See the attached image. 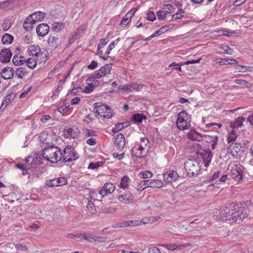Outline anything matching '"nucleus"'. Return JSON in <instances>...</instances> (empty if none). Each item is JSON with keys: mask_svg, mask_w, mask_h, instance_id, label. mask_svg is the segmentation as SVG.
Listing matches in <instances>:
<instances>
[{"mask_svg": "<svg viewBox=\"0 0 253 253\" xmlns=\"http://www.w3.org/2000/svg\"><path fill=\"white\" fill-rule=\"evenodd\" d=\"M116 146L119 149H122L123 148L125 145V137L123 134L120 133L116 136Z\"/></svg>", "mask_w": 253, "mask_h": 253, "instance_id": "nucleus-27", "label": "nucleus"}, {"mask_svg": "<svg viewBox=\"0 0 253 253\" xmlns=\"http://www.w3.org/2000/svg\"><path fill=\"white\" fill-rule=\"evenodd\" d=\"M211 157L212 154L211 152L210 151H204L202 153V159L206 167H207L209 166V163L211 161Z\"/></svg>", "mask_w": 253, "mask_h": 253, "instance_id": "nucleus-29", "label": "nucleus"}, {"mask_svg": "<svg viewBox=\"0 0 253 253\" xmlns=\"http://www.w3.org/2000/svg\"><path fill=\"white\" fill-rule=\"evenodd\" d=\"M12 62L16 66H21L26 63V59L23 56L15 55L13 57Z\"/></svg>", "mask_w": 253, "mask_h": 253, "instance_id": "nucleus-30", "label": "nucleus"}, {"mask_svg": "<svg viewBox=\"0 0 253 253\" xmlns=\"http://www.w3.org/2000/svg\"><path fill=\"white\" fill-rule=\"evenodd\" d=\"M42 157L49 162L56 163L61 160L62 153L58 147L52 146L43 149Z\"/></svg>", "mask_w": 253, "mask_h": 253, "instance_id": "nucleus-2", "label": "nucleus"}, {"mask_svg": "<svg viewBox=\"0 0 253 253\" xmlns=\"http://www.w3.org/2000/svg\"><path fill=\"white\" fill-rule=\"evenodd\" d=\"M192 244L191 243H187L184 244H171L168 246V248L169 250H182L185 248L191 247Z\"/></svg>", "mask_w": 253, "mask_h": 253, "instance_id": "nucleus-28", "label": "nucleus"}, {"mask_svg": "<svg viewBox=\"0 0 253 253\" xmlns=\"http://www.w3.org/2000/svg\"><path fill=\"white\" fill-rule=\"evenodd\" d=\"M115 190V186L113 183H106L99 191L101 198H103L108 194H112Z\"/></svg>", "mask_w": 253, "mask_h": 253, "instance_id": "nucleus-14", "label": "nucleus"}, {"mask_svg": "<svg viewBox=\"0 0 253 253\" xmlns=\"http://www.w3.org/2000/svg\"><path fill=\"white\" fill-rule=\"evenodd\" d=\"M149 187L152 188H160L163 186V183L160 180H149Z\"/></svg>", "mask_w": 253, "mask_h": 253, "instance_id": "nucleus-37", "label": "nucleus"}, {"mask_svg": "<svg viewBox=\"0 0 253 253\" xmlns=\"http://www.w3.org/2000/svg\"><path fill=\"white\" fill-rule=\"evenodd\" d=\"M11 96L12 95L11 94H9L5 96L0 106V109L4 110L6 106L11 101Z\"/></svg>", "mask_w": 253, "mask_h": 253, "instance_id": "nucleus-45", "label": "nucleus"}, {"mask_svg": "<svg viewBox=\"0 0 253 253\" xmlns=\"http://www.w3.org/2000/svg\"><path fill=\"white\" fill-rule=\"evenodd\" d=\"M83 89L81 87H74L71 90V94L75 95L79 93L84 92Z\"/></svg>", "mask_w": 253, "mask_h": 253, "instance_id": "nucleus-56", "label": "nucleus"}, {"mask_svg": "<svg viewBox=\"0 0 253 253\" xmlns=\"http://www.w3.org/2000/svg\"><path fill=\"white\" fill-rule=\"evenodd\" d=\"M57 41L58 38H57L56 37L54 36H50L47 40V43L50 46L55 48L58 45L57 42Z\"/></svg>", "mask_w": 253, "mask_h": 253, "instance_id": "nucleus-43", "label": "nucleus"}, {"mask_svg": "<svg viewBox=\"0 0 253 253\" xmlns=\"http://www.w3.org/2000/svg\"><path fill=\"white\" fill-rule=\"evenodd\" d=\"M241 146L239 143L232 142L227 148L228 153L234 158H237L241 152Z\"/></svg>", "mask_w": 253, "mask_h": 253, "instance_id": "nucleus-17", "label": "nucleus"}, {"mask_svg": "<svg viewBox=\"0 0 253 253\" xmlns=\"http://www.w3.org/2000/svg\"><path fill=\"white\" fill-rule=\"evenodd\" d=\"M136 11L135 8L130 9L124 16L120 23L121 27H125L130 21L132 16L134 15Z\"/></svg>", "mask_w": 253, "mask_h": 253, "instance_id": "nucleus-18", "label": "nucleus"}, {"mask_svg": "<svg viewBox=\"0 0 253 253\" xmlns=\"http://www.w3.org/2000/svg\"><path fill=\"white\" fill-rule=\"evenodd\" d=\"M27 66L32 69H34L36 67L37 65V59L31 57L26 60V63Z\"/></svg>", "mask_w": 253, "mask_h": 253, "instance_id": "nucleus-40", "label": "nucleus"}, {"mask_svg": "<svg viewBox=\"0 0 253 253\" xmlns=\"http://www.w3.org/2000/svg\"><path fill=\"white\" fill-rule=\"evenodd\" d=\"M130 181L129 178L126 176L125 175L121 179V183L120 184V188L125 189L127 187V185L128 183Z\"/></svg>", "mask_w": 253, "mask_h": 253, "instance_id": "nucleus-42", "label": "nucleus"}, {"mask_svg": "<svg viewBox=\"0 0 253 253\" xmlns=\"http://www.w3.org/2000/svg\"><path fill=\"white\" fill-rule=\"evenodd\" d=\"M222 49L225 54H232L233 53V50L227 46H224Z\"/></svg>", "mask_w": 253, "mask_h": 253, "instance_id": "nucleus-64", "label": "nucleus"}, {"mask_svg": "<svg viewBox=\"0 0 253 253\" xmlns=\"http://www.w3.org/2000/svg\"><path fill=\"white\" fill-rule=\"evenodd\" d=\"M132 119L135 122L141 123L143 120V117L141 115L135 114L133 116Z\"/></svg>", "mask_w": 253, "mask_h": 253, "instance_id": "nucleus-58", "label": "nucleus"}, {"mask_svg": "<svg viewBox=\"0 0 253 253\" xmlns=\"http://www.w3.org/2000/svg\"><path fill=\"white\" fill-rule=\"evenodd\" d=\"M95 108L99 119H109L113 116L112 110L105 104L97 103Z\"/></svg>", "mask_w": 253, "mask_h": 253, "instance_id": "nucleus-6", "label": "nucleus"}, {"mask_svg": "<svg viewBox=\"0 0 253 253\" xmlns=\"http://www.w3.org/2000/svg\"><path fill=\"white\" fill-rule=\"evenodd\" d=\"M163 9L164 10L168 11V14L170 13L173 11L174 9V6L172 4H166Z\"/></svg>", "mask_w": 253, "mask_h": 253, "instance_id": "nucleus-57", "label": "nucleus"}, {"mask_svg": "<svg viewBox=\"0 0 253 253\" xmlns=\"http://www.w3.org/2000/svg\"><path fill=\"white\" fill-rule=\"evenodd\" d=\"M123 125L122 124H118L116 125L114 127H113V132L116 133L121 130L123 128Z\"/></svg>", "mask_w": 253, "mask_h": 253, "instance_id": "nucleus-62", "label": "nucleus"}, {"mask_svg": "<svg viewBox=\"0 0 253 253\" xmlns=\"http://www.w3.org/2000/svg\"><path fill=\"white\" fill-rule=\"evenodd\" d=\"M108 42H107L106 39H102L99 41L96 54L99 55L100 58L104 60H106L108 59V57L104 55V52L102 49L104 46L107 44Z\"/></svg>", "mask_w": 253, "mask_h": 253, "instance_id": "nucleus-20", "label": "nucleus"}, {"mask_svg": "<svg viewBox=\"0 0 253 253\" xmlns=\"http://www.w3.org/2000/svg\"><path fill=\"white\" fill-rule=\"evenodd\" d=\"M86 208L91 213L93 214L96 211V209L94 204L91 201H89L86 205Z\"/></svg>", "mask_w": 253, "mask_h": 253, "instance_id": "nucleus-50", "label": "nucleus"}, {"mask_svg": "<svg viewBox=\"0 0 253 253\" xmlns=\"http://www.w3.org/2000/svg\"><path fill=\"white\" fill-rule=\"evenodd\" d=\"M86 142L88 145L90 146L95 145L97 143L96 139L95 138V137H91L87 139Z\"/></svg>", "mask_w": 253, "mask_h": 253, "instance_id": "nucleus-60", "label": "nucleus"}, {"mask_svg": "<svg viewBox=\"0 0 253 253\" xmlns=\"http://www.w3.org/2000/svg\"><path fill=\"white\" fill-rule=\"evenodd\" d=\"M191 117L185 111L180 112L176 122L177 128L180 130L188 129L191 126Z\"/></svg>", "mask_w": 253, "mask_h": 253, "instance_id": "nucleus-3", "label": "nucleus"}, {"mask_svg": "<svg viewBox=\"0 0 253 253\" xmlns=\"http://www.w3.org/2000/svg\"><path fill=\"white\" fill-rule=\"evenodd\" d=\"M241 68L240 69H239V72H251V67L249 66H243V65H238L237 67V69H238V68Z\"/></svg>", "mask_w": 253, "mask_h": 253, "instance_id": "nucleus-53", "label": "nucleus"}, {"mask_svg": "<svg viewBox=\"0 0 253 253\" xmlns=\"http://www.w3.org/2000/svg\"><path fill=\"white\" fill-rule=\"evenodd\" d=\"M149 180H143L140 182L137 187V190L138 191H142L145 188L149 187Z\"/></svg>", "mask_w": 253, "mask_h": 253, "instance_id": "nucleus-44", "label": "nucleus"}, {"mask_svg": "<svg viewBox=\"0 0 253 253\" xmlns=\"http://www.w3.org/2000/svg\"><path fill=\"white\" fill-rule=\"evenodd\" d=\"M85 82L88 84L85 87V88L83 89V91H84L85 93L91 92L93 90L95 85H96L97 83H98L97 81L95 80L94 81L95 82V83H89V82L90 81H89L88 82H86V80L85 81Z\"/></svg>", "mask_w": 253, "mask_h": 253, "instance_id": "nucleus-39", "label": "nucleus"}, {"mask_svg": "<svg viewBox=\"0 0 253 253\" xmlns=\"http://www.w3.org/2000/svg\"><path fill=\"white\" fill-rule=\"evenodd\" d=\"M36 30H37V34L39 36L43 37L48 33L49 28L47 24H40L37 27Z\"/></svg>", "mask_w": 253, "mask_h": 253, "instance_id": "nucleus-23", "label": "nucleus"}, {"mask_svg": "<svg viewBox=\"0 0 253 253\" xmlns=\"http://www.w3.org/2000/svg\"><path fill=\"white\" fill-rule=\"evenodd\" d=\"M148 253H162L160 249L156 247H150L148 249Z\"/></svg>", "mask_w": 253, "mask_h": 253, "instance_id": "nucleus-61", "label": "nucleus"}, {"mask_svg": "<svg viewBox=\"0 0 253 253\" xmlns=\"http://www.w3.org/2000/svg\"><path fill=\"white\" fill-rule=\"evenodd\" d=\"M131 154L137 158L145 157L147 154V152L144 149L141 148L138 144L134 146L131 148Z\"/></svg>", "mask_w": 253, "mask_h": 253, "instance_id": "nucleus-19", "label": "nucleus"}, {"mask_svg": "<svg viewBox=\"0 0 253 253\" xmlns=\"http://www.w3.org/2000/svg\"><path fill=\"white\" fill-rule=\"evenodd\" d=\"M12 55L9 49H2L0 52V61L2 63H8L10 61Z\"/></svg>", "mask_w": 253, "mask_h": 253, "instance_id": "nucleus-22", "label": "nucleus"}, {"mask_svg": "<svg viewBox=\"0 0 253 253\" xmlns=\"http://www.w3.org/2000/svg\"><path fill=\"white\" fill-rule=\"evenodd\" d=\"M65 27L64 23H62L60 22H55V23H53V24L51 25L52 30L55 32H59L60 31L64 29Z\"/></svg>", "mask_w": 253, "mask_h": 253, "instance_id": "nucleus-36", "label": "nucleus"}, {"mask_svg": "<svg viewBox=\"0 0 253 253\" xmlns=\"http://www.w3.org/2000/svg\"><path fill=\"white\" fill-rule=\"evenodd\" d=\"M78 156L75 149L71 146H67L64 150V153L62 154L63 161L64 162H70L76 160Z\"/></svg>", "mask_w": 253, "mask_h": 253, "instance_id": "nucleus-9", "label": "nucleus"}, {"mask_svg": "<svg viewBox=\"0 0 253 253\" xmlns=\"http://www.w3.org/2000/svg\"><path fill=\"white\" fill-rule=\"evenodd\" d=\"M83 123L84 125L91 127H95L96 125L99 123L100 121L99 118L96 115L92 114L85 116L83 120Z\"/></svg>", "mask_w": 253, "mask_h": 253, "instance_id": "nucleus-13", "label": "nucleus"}, {"mask_svg": "<svg viewBox=\"0 0 253 253\" xmlns=\"http://www.w3.org/2000/svg\"><path fill=\"white\" fill-rule=\"evenodd\" d=\"M15 247L16 249L19 251L26 252L28 251V248L26 246L23 245L22 244H17L15 245Z\"/></svg>", "mask_w": 253, "mask_h": 253, "instance_id": "nucleus-54", "label": "nucleus"}, {"mask_svg": "<svg viewBox=\"0 0 253 253\" xmlns=\"http://www.w3.org/2000/svg\"><path fill=\"white\" fill-rule=\"evenodd\" d=\"M173 27L172 25H166V26H164L163 27H161L159 30L161 34H163L167 32L170 29H171Z\"/></svg>", "mask_w": 253, "mask_h": 253, "instance_id": "nucleus-52", "label": "nucleus"}, {"mask_svg": "<svg viewBox=\"0 0 253 253\" xmlns=\"http://www.w3.org/2000/svg\"><path fill=\"white\" fill-rule=\"evenodd\" d=\"M13 37L8 34H5L1 38V42L3 44L8 45L12 43L13 42Z\"/></svg>", "mask_w": 253, "mask_h": 253, "instance_id": "nucleus-34", "label": "nucleus"}, {"mask_svg": "<svg viewBox=\"0 0 253 253\" xmlns=\"http://www.w3.org/2000/svg\"><path fill=\"white\" fill-rule=\"evenodd\" d=\"M188 139L193 141H201L202 140V136L194 129H191L187 134Z\"/></svg>", "mask_w": 253, "mask_h": 253, "instance_id": "nucleus-25", "label": "nucleus"}, {"mask_svg": "<svg viewBox=\"0 0 253 253\" xmlns=\"http://www.w3.org/2000/svg\"><path fill=\"white\" fill-rule=\"evenodd\" d=\"M237 137V134L235 130H232L228 134L227 141L229 143L234 142Z\"/></svg>", "mask_w": 253, "mask_h": 253, "instance_id": "nucleus-46", "label": "nucleus"}, {"mask_svg": "<svg viewBox=\"0 0 253 253\" xmlns=\"http://www.w3.org/2000/svg\"><path fill=\"white\" fill-rule=\"evenodd\" d=\"M120 41V38H118L116 40L112 42L108 47L107 50L106 51L105 54L108 59L110 57L112 50L118 44V42Z\"/></svg>", "mask_w": 253, "mask_h": 253, "instance_id": "nucleus-32", "label": "nucleus"}, {"mask_svg": "<svg viewBox=\"0 0 253 253\" xmlns=\"http://www.w3.org/2000/svg\"><path fill=\"white\" fill-rule=\"evenodd\" d=\"M34 15L35 14H31L29 15L24 22L23 27L27 31L31 30L36 23Z\"/></svg>", "mask_w": 253, "mask_h": 253, "instance_id": "nucleus-21", "label": "nucleus"}, {"mask_svg": "<svg viewBox=\"0 0 253 253\" xmlns=\"http://www.w3.org/2000/svg\"><path fill=\"white\" fill-rule=\"evenodd\" d=\"M241 207L235 203L232 202L226 205L224 209L222 219L232 223L237 222L241 220L243 212L240 211Z\"/></svg>", "mask_w": 253, "mask_h": 253, "instance_id": "nucleus-1", "label": "nucleus"}, {"mask_svg": "<svg viewBox=\"0 0 253 253\" xmlns=\"http://www.w3.org/2000/svg\"><path fill=\"white\" fill-rule=\"evenodd\" d=\"M147 19L150 21H153L156 19V16L154 12L152 11H149L147 13Z\"/></svg>", "mask_w": 253, "mask_h": 253, "instance_id": "nucleus-55", "label": "nucleus"}, {"mask_svg": "<svg viewBox=\"0 0 253 253\" xmlns=\"http://www.w3.org/2000/svg\"><path fill=\"white\" fill-rule=\"evenodd\" d=\"M138 176L141 178H151L153 176V173L150 170H144L140 172Z\"/></svg>", "mask_w": 253, "mask_h": 253, "instance_id": "nucleus-48", "label": "nucleus"}, {"mask_svg": "<svg viewBox=\"0 0 253 253\" xmlns=\"http://www.w3.org/2000/svg\"><path fill=\"white\" fill-rule=\"evenodd\" d=\"M113 65L112 64H107L103 66L98 70L96 71L95 73L92 75V77H90L86 79V82L93 81L94 82L96 79H100L107 75L111 74V69Z\"/></svg>", "mask_w": 253, "mask_h": 253, "instance_id": "nucleus-7", "label": "nucleus"}, {"mask_svg": "<svg viewBox=\"0 0 253 253\" xmlns=\"http://www.w3.org/2000/svg\"><path fill=\"white\" fill-rule=\"evenodd\" d=\"M80 130L76 126H66L63 130V135L66 138H75L78 137Z\"/></svg>", "mask_w": 253, "mask_h": 253, "instance_id": "nucleus-10", "label": "nucleus"}, {"mask_svg": "<svg viewBox=\"0 0 253 253\" xmlns=\"http://www.w3.org/2000/svg\"><path fill=\"white\" fill-rule=\"evenodd\" d=\"M144 86V84H138L136 82H134L124 85L121 88V90L125 92H129L132 91L138 92L141 91Z\"/></svg>", "mask_w": 253, "mask_h": 253, "instance_id": "nucleus-11", "label": "nucleus"}, {"mask_svg": "<svg viewBox=\"0 0 253 253\" xmlns=\"http://www.w3.org/2000/svg\"><path fill=\"white\" fill-rule=\"evenodd\" d=\"M28 72L24 67H19L15 71V74L20 79H22L27 74Z\"/></svg>", "mask_w": 253, "mask_h": 253, "instance_id": "nucleus-41", "label": "nucleus"}, {"mask_svg": "<svg viewBox=\"0 0 253 253\" xmlns=\"http://www.w3.org/2000/svg\"><path fill=\"white\" fill-rule=\"evenodd\" d=\"M185 14V12L182 9H179L178 11L172 15V20H177L182 17Z\"/></svg>", "mask_w": 253, "mask_h": 253, "instance_id": "nucleus-49", "label": "nucleus"}, {"mask_svg": "<svg viewBox=\"0 0 253 253\" xmlns=\"http://www.w3.org/2000/svg\"><path fill=\"white\" fill-rule=\"evenodd\" d=\"M185 169L189 175L198 174L200 170V164L196 159H189L185 163Z\"/></svg>", "mask_w": 253, "mask_h": 253, "instance_id": "nucleus-5", "label": "nucleus"}, {"mask_svg": "<svg viewBox=\"0 0 253 253\" xmlns=\"http://www.w3.org/2000/svg\"><path fill=\"white\" fill-rule=\"evenodd\" d=\"M68 237L71 239L75 238H79L81 239H84V234H68Z\"/></svg>", "mask_w": 253, "mask_h": 253, "instance_id": "nucleus-59", "label": "nucleus"}, {"mask_svg": "<svg viewBox=\"0 0 253 253\" xmlns=\"http://www.w3.org/2000/svg\"><path fill=\"white\" fill-rule=\"evenodd\" d=\"M133 196L129 192L119 195L118 200L123 204H128L132 201Z\"/></svg>", "mask_w": 253, "mask_h": 253, "instance_id": "nucleus-24", "label": "nucleus"}, {"mask_svg": "<svg viewBox=\"0 0 253 253\" xmlns=\"http://www.w3.org/2000/svg\"><path fill=\"white\" fill-rule=\"evenodd\" d=\"M67 183V180L63 177L47 180L46 181V185L49 187H55V186H62Z\"/></svg>", "mask_w": 253, "mask_h": 253, "instance_id": "nucleus-15", "label": "nucleus"}, {"mask_svg": "<svg viewBox=\"0 0 253 253\" xmlns=\"http://www.w3.org/2000/svg\"><path fill=\"white\" fill-rule=\"evenodd\" d=\"M32 14H35V19H36L37 22H38V21H42L45 16L44 12L41 11H36Z\"/></svg>", "mask_w": 253, "mask_h": 253, "instance_id": "nucleus-47", "label": "nucleus"}, {"mask_svg": "<svg viewBox=\"0 0 253 253\" xmlns=\"http://www.w3.org/2000/svg\"><path fill=\"white\" fill-rule=\"evenodd\" d=\"M27 52L30 56H35L37 59H42L43 58V52L40 46L38 45H32L30 46Z\"/></svg>", "mask_w": 253, "mask_h": 253, "instance_id": "nucleus-12", "label": "nucleus"}, {"mask_svg": "<svg viewBox=\"0 0 253 253\" xmlns=\"http://www.w3.org/2000/svg\"><path fill=\"white\" fill-rule=\"evenodd\" d=\"M232 177L236 181H242L243 177L244 167L238 161H233L229 165Z\"/></svg>", "mask_w": 253, "mask_h": 253, "instance_id": "nucleus-4", "label": "nucleus"}, {"mask_svg": "<svg viewBox=\"0 0 253 253\" xmlns=\"http://www.w3.org/2000/svg\"><path fill=\"white\" fill-rule=\"evenodd\" d=\"M160 217H152L149 219H147L146 221L144 219H142L141 220H128L122 221L120 223V227H125L127 226H137L138 225L141 224H146L150 223H152L153 222H155L158 220Z\"/></svg>", "mask_w": 253, "mask_h": 253, "instance_id": "nucleus-8", "label": "nucleus"}, {"mask_svg": "<svg viewBox=\"0 0 253 253\" xmlns=\"http://www.w3.org/2000/svg\"><path fill=\"white\" fill-rule=\"evenodd\" d=\"M245 121V119L244 118L238 117L234 122H232L230 123L231 127L233 128L241 127Z\"/></svg>", "mask_w": 253, "mask_h": 253, "instance_id": "nucleus-35", "label": "nucleus"}, {"mask_svg": "<svg viewBox=\"0 0 253 253\" xmlns=\"http://www.w3.org/2000/svg\"><path fill=\"white\" fill-rule=\"evenodd\" d=\"M103 239L102 237L93 235L92 234H84V240H85L89 242H96L97 240L100 241Z\"/></svg>", "mask_w": 253, "mask_h": 253, "instance_id": "nucleus-31", "label": "nucleus"}, {"mask_svg": "<svg viewBox=\"0 0 253 253\" xmlns=\"http://www.w3.org/2000/svg\"><path fill=\"white\" fill-rule=\"evenodd\" d=\"M150 142L148 138H143L140 140V141L138 145L140 146L141 148L145 150L147 152L150 149Z\"/></svg>", "mask_w": 253, "mask_h": 253, "instance_id": "nucleus-33", "label": "nucleus"}, {"mask_svg": "<svg viewBox=\"0 0 253 253\" xmlns=\"http://www.w3.org/2000/svg\"><path fill=\"white\" fill-rule=\"evenodd\" d=\"M179 177L176 171L174 170H169L164 173V180L166 182H172L176 181Z\"/></svg>", "mask_w": 253, "mask_h": 253, "instance_id": "nucleus-16", "label": "nucleus"}, {"mask_svg": "<svg viewBox=\"0 0 253 253\" xmlns=\"http://www.w3.org/2000/svg\"><path fill=\"white\" fill-rule=\"evenodd\" d=\"M157 16L159 19H164L168 14V11L164 10L163 8L158 10L157 12Z\"/></svg>", "mask_w": 253, "mask_h": 253, "instance_id": "nucleus-51", "label": "nucleus"}, {"mask_svg": "<svg viewBox=\"0 0 253 253\" xmlns=\"http://www.w3.org/2000/svg\"><path fill=\"white\" fill-rule=\"evenodd\" d=\"M1 76L4 79H11L14 74V70L11 67H6L3 68L1 72Z\"/></svg>", "mask_w": 253, "mask_h": 253, "instance_id": "nucleus-26", "label": "nucleus"}, {"mask_svg": "<svg viewBox=\"0 0 253 253\" xmlns=\"http://www.w3.org/2000/svg\"><path fill=\"white\" fill-rule=\"evenodd\" d=\"M220 172L218 170L214 171L212 175L210 177L209 181H213L215 180L219 176Z\"/></svg>", "mask_w": 253, "mask_h": 253, "instance_id": "nucleus-63", "label": "nucleus"}, {"mask_svg": "<svg viewBox=\"0 0 253 253\" xmlns=\"http://www.w3.org/2000/svg\"><path fill=\"white\" fill-rule=\"evenodd\" d=\"M83 134L86 138L94 137L97 136V132L96 131L88 128L83 129Z\"/></svg>", "mask_w": 253, "mask_h": 253, "instance_id": "nucleus-38", "label": "nucleus"}]
</instances>
